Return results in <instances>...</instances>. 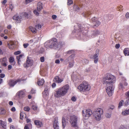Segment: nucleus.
I'll use <instances>...</instances> for the list:
<instances>
[{
  "label": "nucleus",
  "mask_w": 129,
  "mask_h": 129,
  "mask_svg": "<svg viewBox=\"0 0 129 129\" xmlns=\"http://www.w3.org/2000/svg\"><path fill=\"white\" fill-rule=\"evenodd\" d=\"M57 44L56 39L54 38L46 42L45 43V46L47 48H52L54 47L58 48L63 44V43L61 42H60L58 45Z\"/></svg>",
  "instance_id": "nucleus-1"
},
{
  "label": "nucleus",
  "mask_w": 129,
  "mask_h": 129,
  "mask_svg": "<svg viewBox=\"0 0 129 129\" xmlns=\"http://www.w3.org/2000/svg\"><path fill=\"white\" fill-rule=\"evenodd\" d=\"M69 89V86L66 84L63 87L59 88L56 91L54 94L55 96L57 98H59L64 95L67 93Z\"/></svg>",
  "instance_id": "nucleus-2"
},
{
  "label": "nucleus",
  "mask_w": 129,
  "mask_h": 129,
  "mask_svg": "<svg viewBox=\"0 0 129 129\" xmlns=\"http://www.w3.org/2000/svg\"><path fill=\"white\" fill-rule=\"evenodd\" d=\"M116 78L115 76L109 74H107V76L103 80V84L106 85L107 86L112 85L115 81Z\"/></svg>",
  "instance_id": "nucleus-3"
},
{
  "label": "nucleus",
  "mask_w": 129,
  "mask_h": 129,
  "mask_svg": "<svg viewBox=\"0 0 129 129\" xmlns=\"http://www.w3.org/2000/svg\"><path fill=\"white\" fill-rule=\"evenodd\" d=\"M77 88L80 91L83 92L89 90L90 89V86L87 82H84L78 87Z\"/></svg>",
  "instance_id": "nucleus-4"
},
{
  "label": "nucleus",
  "mask_w": 129,
  "mask_h": 129,
  "mask_svg": "<svg viewBox=\"0 0 129 129\" xmlns=\"http://www.w3.org/2000/svg\"><path fill=\"white\" fill-rule=\"evenodd\" d=\"M103 112V110L100 108L97 109L93 113V115L94 118L98 121H99L101 119V115Z\"/></svg>",
  "instance_id": "nucleus-5"
},
{
  "label": "nucleus",
  "mask_w": 129,
  "mask_h": 129,
  "mask_svg": "<svg viewBox=\"0 0 129 129\" xmlns=\"http://www.w3.org/2000/svg\"><path fill=\"white\" fill-rule=\"evenodd\" d=\"M78 119V117L75 115H73L71 117L70 122L72 126L74 127H77V123Z\"/></svg>",
  "instance_id": "nucleus-6"
},
{
  "label": "nucleus",
  "mask_w": 129,
  "mask_h": 129,
  "mask_svg": "<svg viewBox=\"0 0 129 129\" xmlns=\"http://www.w3.org/2000/svg\"><path fill=\"white\" fill-rule=\"evenodd\" d=\"M93 114L91 110L88 109L86 110L85 111L83 110L82 111V114L83 117L85 119H87Z\"/></svg>",
  "instance_id": "nucleus-7"
},
{
  "label": "nucleus",
  "mask_w": 129,
  "mask_h": 129,
  "mask_svg": "<svg viewBox=\"0 0 129 129\" xmlns=\"http://www.w3.org/2000/svg\"><path fill=\"white\" fill-rule=\"evenodd\" d=\"M126 79L123 77L121 78V81L119 84V89H123L124 88V86H126L127 85V83L126 82Z\"/></svg>",
  "instance_id": "nucleus-8"
},
{
  "label": "nucleus",
  "mask_w": 129,
  "mask_h": 129,
  "mask_svg": "<svg viewBox=\"0 0 129 129\" xmlns=\"http://www.w3.org/2000/svg\"><path fill=\"white\" fill-rule=\"evenodd\" d=\"M90 21L92 23V24L93 25L94 27L98 26L100 24V22L97 20L95 17L92 18Z\"/></svg>",
  "instance_id": "nucleus-9"
},
{
  "label": "nucleus",
  "mask_w": 129,
  "mask_h": 129,
  "mask_svg": "<svg viewBox=\"0 0 129 129\" xmlns=\"http://www.w3.org/2000/svg\"><path fill=\"white\" fill-rule=\"evenodd\" d=\"M106 91L109 96H111L112 95L113 91L112 85L107 86L106 88Z\"/></svg>",
  "instance_id": "nucleus-10"
},
{
  "label": "nucleus",
  "mask_w": 129,
  "mask_h": 129,
  "mask_svg": "<svg viewBox=\"0 0 129 129\" xmlns=\"http://www.w3.org/2000/svg\"><path fill=\"white\" fill-rule=\"evenodd\" d=\"M22 18V17L20 15L19 16L15 15L13 17V19L18 23L21 22Z\"/></svg>",
  "instance_id": "nucleus-11"
},
{
  "label": "nucleus",
  "mask_w": 129,
  "mask_h": 129,
  "mask_svg": "<svg viewBox=\"0 0 129 129\" xmlns=\"http://www.w3.org/2000/svg\"><path fill=\"white\" fill-rule=\"evenodd\" d=\"M20 81V80L19 79H18L16 81L12 80H10L8 84L10 86L13 87L17 82H19Z\"/></svg>",
  "instance_id": "nucleus-12"
},
{
  "label": "nucleus",
  "mask_w": 129,
  "mask_h": 129,
  "mask_svg": "<svg viewBox=\"0 0 129 129\" xmlns=\"http://www.w3.org/2000/svg\"><path fill=\"white\" fill-rule=\"evenodd\" d=\"M58 118H55L54 119L53 127L55 129H59V126L58 125Z\"/></svg>",
  "instance_id": "nucleus-13"
},
{
  "label": "nucleus",
  "mask_w": 129,
  "mask_h": 129,
  "mask_svg": "<svg viewBox=\"0 0 129 129\" xmlns=\"http://www.w3.org/2000/svg\"><path fill=\"white\" fill-rule=\"evenodd\" d=\"M7 59V58L6 57L0 59L1 63L3 66L5 67L7 66V64L6 63Z\"/></svg>",
  "instance_id": "nucleus-14"
},
{
  "label": "nucleus",
  "mask_w": 129,
  "mask_h": 129,
  "mask_svg": "<svg viewBox=\"0 0 129 129\" xmlns=\"http://www.w3.org/2000/svg\"><path fill=\"white\" fill-rule=\"evenodd\" d=\"M20 15L22 17V18H24L25 19H27L30 16V14L26 12H24L20 14Z\"/></svg>",
  "instance_id": "nucleus-15"
},
{
  "label": "nucleus",
  "mask_w": 129,
  "mask_h": 129,
  "mask_svg": "<svg viewBox=\"0 0 129 129\" xmlns=\"http://www.w3.org/2000/svg\"><path fill=\"white\" fill-rule=\"evenodd\" d=\"M0 127L6 129V123L2 120H0Z\"/></svg>",
  "instance_id": "nucleus-16"
},
{
  "label": "nucleus",
  "mask_w": 129,
  "mask_h": 129,
  "mask_svg": "<svg viewBox=\"0 0 129 129\" xmlns=\"http://www.w3.org/2000/svg\"><path fill=\"white\" fill-rule=\"evenodd\" d=\"M54 81L58 83H61L63 81L62 79H60L58 76H56L54 79Z\"/></svg>",
  "instance_id": "nucleus-17"
},
{
  "label": "nucleus",
  "mask_w": 129,
  "mask_h": 129,
  "mask_svg": "<svg viewBox=\"0 0 129 129\" xmlns=\"http://www.w3.org/2000/svg\"><path fill=\"white\" fill-rule=\"evenodd\" d=\"M34 122L38 127H40L42 125V123L39 120H35L34 121Z\"/></svg>",
  "instance_id": "nucleus-18"
},
{
  "label": "nucleus",
  "mask_w": 129,
  "mask_h": 129,
  "mask_svg": "<svg viewBox=\"0 0 129 129\" xmlns=\"http://www.w3.org/2000/svg\"><path fill=\"white\" fill-rule=\"evenodd\" d=\"M43 8L42 4L40 2L38 3L37 6V10L38 11L40 12Z\"/></svg>",
  "instance_id": "nucleus-19"
},
{
  "label": "nucleus",
  "mask_w": 129,
  "mask_h": 129,
  "mask_svg": "<svg viewBox=\"0 0 129 129\" xmlns=\"http://www.w3.org/2000/svg\"><path fill=\"white\" fill-rule=\"evenodd\" d=\"M100 32L98 30H95L92 32L91 36H96L97 35L100 34Z\"/></svg>",
  "instance_id": "nucleus-20"
},
{
  "label": "nucleus",
  "mask_w": 129,
  "mask_h": 129,
  "mask_svg": "<svg viewBox=\"0 0 129 129\" xmlns=\"http://www.w3.org/2000/svg\"><path fill=\"white\" fill-rule=\"evenodd\" d=\"M123 52L125 56L129 55V49L128 48H125L123 50Z\"/></svg>",
  "instance_id": "nucleus-21"
},
{
  "label": "nucleus",
  "mask_w": 129,
  "mask_h": 129,
  "mask_svg": "<svg viewBox=\"0 0 129 129\" xmlns=\"http://www.w3.org/2000/svg\"><path fill=\"white\" fill-rule=\"evenodd\" d=\"M99 50L97 49L95 53L93 55L92 58L93 59H95L97 58L99 55Z\"/></svg>",
  "instance_id": "nucleus-22"
},
{
  "label": "nucleus",
  "mask_w": 129,
  "mask_h": 129,
  "mask_svg": "<svg viewBox=\"0 0 129 129\" xmlns=\"http://www.w3.org/2000/svg\"><path fill=\"white\" fill-rule=\"evenodd\" d=\"M9 62L11 63H13V65H14L15 63V59L14 57L12 56L10 57L9 58Z\"/></svg>",
  "instance_id": "nucleus-23"
},
{
  "label": "nucleus",
  "mask_w": 129,
  "mask_h": 129,
  "mask_svg": "<svg viewBox=\"0 0 129 129\" xmlns=\"http://www.w3.org/2000/svg\"><path fill=\"white\" fill-rule=\"evenodd\" d=\"M44 82L43 79H41L38 82V84L39 86L42 85Z\"/></svg>",
  "instance_id": "nucleus-24"
},
{
  "label": "nucleus",
  "mask_w": 129,
  "mask_h": 129,
  "mask_svg": "<svg viewBox=\"0 0 129 129\" xmlns=\"http://www.w3.org/2000/svg\"><path fill=\"white\" fill-rule=\"evenodd\" d=\"M22 55H20L18 56H17L16 58L18 61V65H20V63H19V62H21V61L20 59L22 58Z\"/></svg>",
  "instance_id": "nucleus-25"
},
{
  "label": "nucleus",
  "mask_w": 129,
  "mask_h": 129,
  "mask_svg": "<svg viewBox=\"0 0 129 129\" xmlns=\"http://www.w3.org/2000/svg\"><path fill=\"white\" fill-rule=\"evenodd\" d=\"M26 63L28 64V66H30L32 65V61L28 58H27V59Z\"/></svg>",
  "instance_id": "nucleus-26"
},
{
  "label": "nucleus",
  "mask_w": 129,
  "mask_h": 129,
  "mask_svg": "<svg viewBox=\"0 0 129 129\" xmlns=\"http://www.w3.org/2000/svg\"><path fill=\"white\" fill-rule=\"evenodd\" d=\"M30 30L34 33H35L36 32L37 29L33 27L30 26Z\"/></svg>",
  "instance_id": "nucleus-27"
},
{
  "label": "nucleus",
  "mask_w": 129,
  "mask_h": 129,
  "mask_svg": "<svg viewBox=\"0 0 129 129\" xmlns=\"http://www.w3.org/2000/svg\"><path fill=\"white\" fill-rule=\"evenodd\" d=\"M14 44L13 43H8V46L9 47L10 49H13V48L14 47L13 46L14 45Z\"/></svg>",
  "instance_id": "nucleus-28"
},
{
  "label": "nucleus",
  "mask_w": 129,
  "mask_h": 129,
  "mask_svg": "<svg viewBox=\"0 0 129 129\" xmlns=\"http://www.w3.org/2000/svg\"><path fill=\"white\" fill-rule=\"evenodd\" d=\"M20 118L21 119H23V118L24 117V116L25 117H26V116L25 114L23 113H20Z\"/></svg>",
  "instance_id": "nucleus-29"
},
{
  "label": "nucleus",
  "mask_w": 129,
  "mask_h": 129,
  "mask_svg": "<svg viewBox=\"0 0 129 129\" xmlns=\"http://www.w3.org/2000/svg\"><path fill=\"white\" fill-rule=\"evenodd\" d=\"M5 113V110L2 108H0V114H4Z\"/></svg>",
  "instance_id": "nucleus-30"
},
{
  "label": "nucleus",
  "mask_w": 129,
  "mask_h": 129,
  "mask_svg": "<svg viewBox=\"0 0 129 129\" xmlns=\"http://www.w3.org/2000/svg\"><path fill=\"white\" fill-rule=\"evenodd\" d=\"M90 11H88L86 12L84 14H83V15L85 17H86L88 16L89 15H90Z\"/></svg>",
  "instance_id": "nucleus-31"
},
{
  "label": "nucleus",
  "mask_w": 129,
  "mask_h": 129,
  "mask_svg": "<svg viewBox=\"0 0 129 129\" xmlns=\"http://www.w3.org/2000/svg\"><path fill=\"white\" fill-rule=\"evenodd\" d=\"M105 116L107 118H109L111 117V113H106L105 114Z\"/></svg>",
  "instance_id": "nucleus-32"
},
{
  "label": "nucleus",
  "mask_w": 129,
  "mask_h": 129,
  "mask_svg": "<svg viewBox=\"0 0 129 129\" xmlns=\"http://www.w3.org/2000/svg\"><path fill=\"white\" fill-rule=\"evenodd\" d=\"M124 101L123 100H121L119 103V104L118 108H120L123 105V103Z\"/></svg>",
  "instance_id": "nucleus-33"
},
{
  "label": "nucleus",
  "mask_w": 129,
  "mask_h": 129,
  "mask_svg": "<svg viewBox=\"0 0 129 129\" xmlns=\"http://www.w3.org/2000/svg\"><path fill=\"white\" fill-rule=\"evenodd\" d=\"M121 114L123 116H126L128 115L127 113L126 112V110L123 111L121 113Z\"/></svg>",
  "instance_id": "nucleus-34"
},
{
  "label": "nucleus",
  "mask_w": 129,
  "mask_h": 129,
  "mask_svg": "<svg viewBox=\"0 0 129 129\" xmlns=\"http://www.w3.org/2000/svg\"><path fill=\"white\" fill-rule=\"evenodd\" d=\"M36 27L37 29H40L41 28L42 26L40 24H38L36 25Z\"/></svg>",
  "instance_id": "nucleus-35"
},
{
  "label": "nucleus",
  "mask_w": 129,
  "mask_h": 129,
  "mask_svg": "<svg viewBox=\"0 0 129 129\" xmlns=\"http://www.w3.org/2000/svg\"><path fill=\"white\" fill-rule=\"evenodd\" d=\"M89 61L86 59H84L83 60L82 62L84 64H86L88 63Z\"/></svg>",
  "instance_id": "nucleus-36"
},
{
  "label": "nucleus",
  "mask_w": 129,
  "mask_h": 129,
  "mask_svg": "<svg viewBox=\"0 0 129 129\" xmlns=\"http://www.w3.org/2000/svg\"><path fill=\"white\" fill-rule=\"evenodd\" d=\"M127 100L124 103V105L125 106H127L129 105V99H127Z\"/></svg>",
  "instance_id": "nucleus-37"
},
{
  "label": "nucleus",
  "mask_w": 129,
  "mask_h": 129,
  "mask_svg": "<svg viewBox=\"0 0 129 129\" xmlns=\"http://www.w3.org/2000/svg\"><path fill=\"white\" fill-rule=\"evenodd\" d=\"M74 63V62H69V65L68 66L69 67L71 68L73 66Z\"/></svg>",
  "instance_id": "nucleus-38"
},
{
  "label": "nucleus",
  "mask_w": 129,
  "mask_h": 129,
  "mask_svg": "<svg viewBox=\"0 0 129 129\" xmlns=\"http://www.w3.org/2000/svg\"><path fill=\"white\" fill-rule=\"evenodd\" d=\"M24 110L28 112L30 108L26 106L24 108Z\"/></svg>",
  "instance_id": "nucleus-39"
},
{
  "label": "nucleus",
  "mask_w": 129,
  "mask_h": 129,
  "mask_svg": "<svg viewBox=\"0 0 129 129\" xmlns=\"http://www.w3.org/2000/svg\"><path fill=\"white\" fill-rule=\"evenodd\" d=\"M73 1L72 0H68V1L67 4L68 5H69L73 3Z\"/></svg>",
  "instance_id": "nucleus-40"
},
{
  "label": "nucleus",
  "mask_w": 129,
  "mask_h": 129,
  "mask_svg": "<svg viewBox=\"0 0 129 129\" xmlns=\"http://www.w3.org/2000/svg\"><path fill=\"white\" fill-rule=\"evenodd\" d=\"M24 92L22 91H20L18 93V95L20 97L22 96L24 94Z\"/></svg>",
  "instance_id": "nucleus-41"
},
{
  "label": "nucleus",
  "mask_w": 129,
  "mask_h": 129,
  "mask_svg": "<svg viewBox=\"0 0 129 129\" xmlns=\"http://www.w3.org/2000/svg\"><path fill=\"white\" fill-rule=\"evenodd\" d=\"M62 126L63 128H64L66 126V125L67 124V123L66 122H62Z\"/></svg>",
  "instance_id": "nucleus-42"
},
{
  "label": "nucleus",
  "mask_w": 129,
  "mask_h": 129,
  "mask_svg": "<svg viewBox=\"0 0 129 129\" xmlns=\"http://www.w3.org/2000/svg\"><path fill=\"white\" fill-rule=\"evenodd\" d=\"M44 95H49L48 91H44L43 92Z\"/></svg>",
  "instance_id": "nucleus-43"
},
{
  "label": "nucleus",
  "mask_w": 129,
  "mask_h": 129,
  "mask_svg": "<svg viewBox=\"0 0 129 129\" xmlns=\"http://www.w3.org/2000/svg\"><path fill=\"white\" fill-rule=\"evenodd\" d=\"M114 108V106L113 105H111L110 106L109 108V109L108 110V111H109L110 110V109H111L112 110H113Z\"/></svg>",
  "instance_id": "nucleus-44"
},
{
  "label": "nucleus",
  "mask_w": 129,
  "mask_h": 129,
  "mask_svg": "<svg viewBox=\"0 0 129 129\" xmlns=\"http://www.w3.org/2000/svg\"><path fill=\"white\" fill-rule=\"evenodd\" d=\"M32 109L34 110H36L37 109V107L35 105H33L32 107Z\"/></svg>",
  "instance_id": "nucleus-45"
},
{
  "label": "nucleus",
  "mask_w": 129,
  "mask_h": 129,
  "mask_svg": "<svg viewBox=\"0 0 129 129\" xmlns=\"http://www.w3.org/2000/svg\"><path fill=\"white\" fill-rule=\"evenodd\" d=\"M20 53H21L20 51H17L15 52L14 53V54L15 55H17L18 54H20Z\"/></svg>",
  "instance_id": "nucleus-46"
},
{
  "label": "nucleus",
  "mask_w": 129,
  "mask_h": 129,
  "mask_svg": "<svg viewBox=\"0 0 129 129\" xmlns=\"http://www.w3.org/2000/svg\"><path fill=\"white\" fill-rule=\"evenodd\" d=\"M125 95L127 96V99H129V91L126 92L125 94Z\"/></svg>",
  "instance_id": "nucleus-47"
},
{
  "label": "nucleus",
  "mask_w": 129,
  "mask_h": 129,
  "mask_svg": "<svg viewBox=\"0 0 129 129\" xmlns=\"http://www.w3.org/2000/svg\"><path fill=\"white\" fill-rule=\"evenodd\" d=\"M71 100L72 101L75 102L76 101V99L75 97L74 96H73Z\"/></svg>",
  "instance_id": "nucleus-48"
},
{
  "label": "nucleus",
  "mask_w": 129,
  "mask_h": 129,
  "mask_svg": "<svg viewBox=\"0 0 129 129\" xmlns=\"http://www.w3.org/2000/svg\"><path fill=\"white\" fill-rule=\"evenodd\" d=\"M5 76V75L4 74H0V77L1 78H4Z\"/></svg>",
  "instance_id": "nucleus-49"
},
{
  "label": "nucleus",
  "mask_w": 129,
  "mask_h": 129,
  "mask_svg": "<svg viewBox=\"0 0 129 129\" xmlns=\"http://www.w3.org/2000/svg\"><path fill=\"white\" fill-rule=\"evenodd\" d=\"M33 0H25V3L26 4H27L31 2Z\"/></svg>",
  "instance_id": "nucleus-50"
},
{
  "label": "nucleus",
  "mask_w": 129,
  "mask_h": 129,
  "mask_svg": "<svg viewBox=\"0 0 129 129\" xmlns=\"http://www.w3.org/2000/svg\"><path fill=\"white\" fill-rule=\"evenodd\" d=\"M29 45V44L28 43L24 44H23V46L25 48H26Z\"/></svg>",
  "instance_id": "nucleus-51"
},
{
  "label": "nucleus",
  "mask_w": 129,
  "mask_h": 129,
  "mask_svg": "<svg viewBox=\"0 0 129 129\" xmlns=\"http://www.w3.org/2000/svg\"><path fill=\"white\" fill-rule=\"evenodd\" d=\"M24 67L26 68H27L29 66H28V64L26 62V63H24Z\"/></svg>",
  "instance_id": "nucleus-52"
},
{
  "label": "nucleus",
  "mask_w": 129,
  "mask_h": 129,
  "mask_svg": "<svg viewBox=\"0 0 129 129\" xmlns=\"http://www.w3.org/2000/svg\"><path fill=\"white\" fill-rule=\"evenodd\" d=\"M40 60L41 62H43L44 61V57H40Z\"/></svg>",
  "instance_id": "nucleus-53"
},
{
  "label": "nucleus",
  "mask_w": 129,
  "mask_h": 129,
  "mask_svg": "<svg viewBox=\"0 0 129 129\" xmlns=\"http://www.w3.org/2000/svg\"><path fill=\"white\" fill-rule=\"evenodd\" d=\"M94 62L95 63H97L98 60V58L94 59Z\"/></svg>",
  "instance_id": "nucleus-54"
},
{
  "label": "nucleus",
  "mask_w": 129,
  "mask_h": 129,
  "mask_svg": "<svg viewBox=\"0 0 129 129\" xmlns=\"http://www.w3.org/2000/svg\"><path fill=\"white\" fill-rule=\"evenodd\" d=\"M125 16L126 18H129V13L127 12L125 14Z\"/></svg>",
  "instance_id": "nucleus-55"
},
{
  "label": "nucleus",
  "mask_w": 129,
  "mask_h": 129,
  "mask_svg": "<svg viewBox=\"0 0 129 129\" xmlns=\"http://www.w3.org/2000/svg\"><path fill=\"white\" fill-rule=\"evenodd\" d=\"M10 8L11 9V11H12L14 8V6L12 4H11V5H10Z\"/></svg>",
  "instance_id": "nucleus-56"
},
{
  "label": "nucleus",
  "mask_w": 129,
  "mask_h": 129,
  "mask_svg": "<svg viewBox=\"0 0 129 129\" xmlns=\"http://www.w3.org/2000/svg\"><path fill=\"white\" fill-rule=\"evenodd\" d=\"M74 52V50H70L69 51H68V53L70 54L71 53H73Z\"/></svg>",
  "instance_id": "nucleus-57"
},
{
  "label": "nucleus",
  "mask_w": 129,
  "mask_h": 129,
  "mask_svg": "<svg viewBox=\"0 0 129 129\" xmlns=\"http://www.w3.org/2000/svg\"><path fill=\"white\" fill-rule=\"evenodd\" d=\"M56 16L55 15H53L52 16V19L54 20L56 18Z\"/></svg>",
  "instance_id": "nucleus-58"
},
{
  "label": "nucleus",
  "mask_w": 129,
  "mask_h": 129,
  "mask_svg": "<svg viewBox=\"0 0 129 129\" xmlns=\"http://www.w3.org/2000/svg\"><path fill=\"white\" fill-rule=\"evenodd\" d=\"M35 92V91L33 89H32L30 91V93H34Z\"/></svg>",
  "instance_id": "nucleus-59"
},
{
  "label": "nucleus",
  "mask_w": 129,
  "mask_h": 129,
  "mask_svg": "<svg viewBox=\"0 0 129 129\" xmlns=\"http://www.w3.org/2000/svg\"><path fill=\"white\" fill-rule=\"evenodd\" d=\"M115 47L117 49L118 48L120 47V45L119 44H117L116 45Z\"/></svg>",
  "instance_id": "nucleus-60"
},
{
  "label": "nucleus",
  "mask_w": 129,
  "mask_h": 129,
  "mask_svg": "<svg viewBox=\"0 0 129 129\" xmlns=\"http://www.w3.org/2000/svg\"><path fill=\"white\" fill-rule=\"evenodd\" d=\"M119 129H126V128L125 127L122 126L120 127Z\"/></svg>",
  "instance_id": "nucleus-61"
},
{
  "label": "nucleus",
  "mask_w": 129,
  "mask_h": 129,
  "mask_svg": "<svg viewBox=\"0 0 129 129\" xmlns=\"http://www.w3.org/2000/svg\"><path fill=\"white\" fill-rule=\"evenodd\" d=\"M11 110L13 112H14L16 110L15 108L14 107H13L12 108Z\"/></svg>",
  "instance_id": "nucleus-62"
},
{
  "label": "nucleus",
  "mask_w": 129,
  "mask_h": 129,
  "mask_svg": "<svg viewBox=\"0 0 129 129\" xmlns=\"http://www.w3.org/2000/svg\"><path fill=\"white\" fill-rule=\"evenodd\" d=\"M55 62L56 63L59 64L60 63V61L59 59H56L55 60Z\"/></svg>",
  "instance_id": "nucleus-63"
},
{
  "label": "nucleus",
  "mask_w": 129,
  "mask_h": 129,
  "mask_svg": "<svg viewBox=\"0 0 129 129\" xmlns=\"http://www.w3.org/2000/svg\"><path fill=\"white\" fill-rule=\"evenodd\" d=\"M38 11H37L36 10H35L34 11V13L35 14H36L37 15H38L39 14V13H38Z\"/></svg>",
  "instance_id": "nucleus-64"
}]
</instances>
